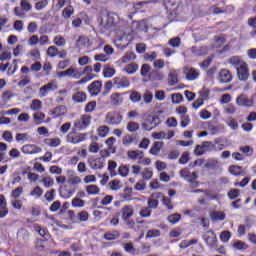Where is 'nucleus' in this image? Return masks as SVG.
<instances>
[{"label": "nucleus", "instance_id": "35", "mask_svg": "<svg viewBox=\"0 0 256 256\" xmlns=\"http://www.w3.org/2000/svg\"><path fill=\"white\" fill-rule=\"evenodd\" d=\"M161 147H163V142H154L150 149L151 155H159L161 153Z\"/></svg>", "mask_w": 256, "mask_h": 256}, {"label": "nucleus", "instance_id": "43", "mask_svg": "<svg viewBox=\"0 0 256 256\" xmlns=\"http://www.w3.org/2000/svg\"><path fill=\"white\" fill-rule=\"evenodd\" d=\"M65 113V106L60 105L56 106L51 112L50 115H55V117H60V115H63Z\"/></svg>", "mask_w": 256, "mask_h": 256}, {"label": "nucleus", "instance_id": "39", "mask_svg": "<svg viewBox=\"0 0 256 256\" xmlns=\"http://www.w3.org/2000/svg\"><path fill=\"white\" fill-rule=\"evenodd\" d=\"M73 13H75V9H73V6L69 5L62 11V17H64V19H70Z\"/></svg>", "mask_w": 256, "mask_h": 256}, {"label": "nucleus", "instance_id": "50", "mask_svg": "<svg viewBox=\"0 0 256 256\" xmlns=\"http://www.w3.org/2000/svg\"><path fill=\"white\" fill-rule=\"evenodd\" d=\"M249 27H252L253 31L250 32L251 37H256V17L248 19Z\"/></svg>", "mask_w": 256, "mask_h": 256}, {"label": "nucleus", "instance_id": "30", "mask_svg": "<svg viewBox=\"0 0 256 256\" xmlns=\"http://www.w3.org/2000/svg\"><path fill=\"white\" fill-rule=\"evenodd\" d=\"M119 237H121V234L117 230H114L113 232H106L104 234V239L106 241H115V239H119Z\"/></svg>", "mask_w": 256, "mask_h": 256}, {"label": "nucleus", "instance_id": "13", "mask_svg": "<svg viewBox=\"0 0 256 256\" xmlns=\"http://www.w3.org/2000/svg\"><path fill=\"white\" fill-rule=\"evenodd\" d=\"M237 70V76L240 81H247L249 79V66L246 64L240 66Z\"/></svg>", "mask_w": 256, "mask_h": 256}, {"label": "nucleus", "instance_id": "20", "mask_svg": "<svg viewBox=\"0 0 256 256\" xmlns=\"http://www.w3.org/2000/svg\"><path fill=\"white\" fill-rule=\"evenodd\" d=\"M57 84L50 82L39 89L40 97H47L48 91H56Z\"/></svg>", "mask_w": 256, "mask_h": 256}, {"label": "nucleus", "instance_id": "31", "mask_svg": "<svg viewBox=\"0 0 256 256\" xmlns=\"http://www.w3.org/2000/svg\"><path fill=\"white\" fill-rule=\"evenodd\" d=\"M178 5H179V0H164V7L166 9H169L170 11L177 9Z\"/></svg>", "mask_w": 256, "mask_h": 256}, {"label": "nucleus", "instance_id": "58", "mask_svg": "<svg viewBox=\"0 0 256 256\" xmlns=\"http://www.w3.org/2000/svg\"><path fill=\"white\" fill-rule=\"evenodd\" d=\"M118 173L121 175V177H127V175H129V166L121 165L118 169Z\"/></svg>", "mask_w": 256, "mask_h": 256}, {"label": "nucleus", "instance_id": "2", "mask_svg": "<svg viewBox=\"0 0 256 256\" xmlns=\"http://www.w3.org/2000/svg\"><path fill=\"white\" fill-rule=\"evenodd\" d=\"M117 18L116 14H108L103 15L98 18V25L101 30L103 29H109V27H113V25H117Z\"/></svg>", "mask_w": 256, "mask_h": 256}, {"label": "nucleus", "instance_id": "61", "mask_svg": "<svg viewBox=\"0 0 256 256\" xmlns=\"http://www.w3.org/2000/svg\"><path fill=\"white\" fill-rule=\"evenodd\" d=\"M115 75V69L111 67H105L103 70V76L106 78L113 77Z\"/></svg>", "mask_w": 256, "mask_h": 256}, {"label": "nucleus", "instance_id": "7", "mask_svg": "<svg viewBox=\"0 0 256 256\" xmlns=\"http://www.w3.org/2000/svg\"><path fill=\"white\" fill-rule=\"evenodd\" d=\"M105 121L108 125H121L123 115L119 112H108Z\"/></svg>", "mask_w": 256, "mask_h": 256}, {"label": "nucleus", "instance_id": "8", "mask_svg": "<svg viewBox=\"0 0 256 256\" xmlns=\"http://www.w3.org/2000/svg\"><path fill=\"white\" fill-rule=\"evenodd\" d=\"M76 188L71 185H62L59 188V195L62 199H71L75 195Z\"/></svg>", "mask_w": 256, "mask_h": 256}, {"label": "nucleus", "instance_id": "52", "mask_svg": "<svg viewBox=\"0 0 256 256\" xmlns=\"http://www.w3.org/2000/svg\"><path fill=\"white\" fill-rule=\"evenodd\" d=\"M201 145L205 153H207V151H213V149H215V144L210 141H204Z\"/></svg>", "mask_w": 256, "mask_h": 256}, {"label": "nucleus", "instance_id": "26", "mask_svg": "<svg viewBox=\"0 0 256 256\" xmlns=\"http://www.w3.org/2000/svg\"><path fill=\"white\" fill-rule=\"evenodd\" d=\"M208 51L209 50H208L207 46L192 47V53L194 55H196L197 57H201L202 55H207Z\"/></svg>", "mask_w": 256, "mask_h": 256}, {"label": "nucleus", "instance_id": "25", "mask_svg": "<svg viewBox=\"0 0 256 256\" xmlns=\"http://www.w3.org/2000/svg\"><path fill=\"white\" fill-rule=\"evenodd\" d=\"M178 83H179V76L177 74V71L175 70L170 71V73L168 74V85H170V87H173Z\"/></svg>", "mask_w": 256, "mask_h": 256}, {"label": "nucleus", "instance_id": "46", "mask_svg": "<svg viewBox=\"0 0 256 256\" xmlns=\"http://www.w3.org/2000/svg\"><path fill=\"white\" fill-rule=\"evenodd\" d=\"M129 99H130V101H132V103H139V101H141V99H142L141 93L134 90L131 92Z\"/></svg>", "mask_w": 256, "mask_h": 256}, {"label": "nucleus", "instance_id": "55", "mask_svg": "<svg viewBox=\"0 0 256 256\" xmlns=\"http://www.w3.org/2000/svg\"><path fill=\"white\" fill-rule=\"evenodd\" d=\"M46 141H47V145H49L50 147H59V145H61L60 138H49Z\"/></svg>", "mask_w": 256, "mask_h": 256}, {"label": "nucleus", "instance_id": "28", "mask_svg": "<svg viewBox=\"0 0 256 256\" xmlns=\"http://www.w3.org/2000/svg\"><path fill=\"white\" fill-rule=\"evenodd\" d=\"M165 75H163L162 72L157 71V70H152L149 73V79L150 81H162L164 79Z\"/></svg>", "mask_w": 256, "mask_h": 256}, {"label": "nucleus", "instance_id": "12", "mask_svg": "<svg viewBox=\"0 0 256 256\" xmlns=\"http://www.w3.org/2000/svg\"><path fill=\"white\" fill-rule=\"evenodd\" d=\"M101 87H103L101 81L95 80L88 86V91L92 97H97L101 93Z\"/></svg>", "mask_w": 256, "mask_h": 256}, {"label": "nucleus", "instance_id": "15", "mask_svg": "<svg viewBox=\"0 0 256 256\" xmlns=\"http://www.w3.org/2000/svg\"><path fill=\"white\" fill-rule=\"evenodd\" d=\"M183 73L188 81H195L199 77V72L193 67H184Z\"/></svg>", "mask_w": 256, "mask_h": 256}, {"label": "nucleus", "instance_id": "40", "mask_svg": "<svg viewBox=\"0 0 256 256\" xmlns=\"http://www.w3.org/2000/svg\"><path fill=\"white\" fill-rule=\"evenodd\" d=\"M112 105H121L123 103V98H121V94L119 93H113L110 96Z\"/></svg>", "mask_w": 256, "mask_h": 256}, {"label": "nucleus", "instance_id": "16", "mask_svg": "<svg viewBox=\"0 0 256 256\" xmlns=\"http://www.w3.org/2000/svg\"><path fill=\"white\" fill-rule=\"evenodd\" d=\"M218 80L220 83H231V81H233V76L229 70L222 69L219 73Z\"/></svg>", "mask_w": 256, "mask_h": 256}, {"label": "nucleus", "instance_id": "42", "mask_svg": "<svg viewBox=\"0 0 256 256\" xmlns=\"http://www.w3.org/2000/svg\"><path fill=\"white\" fill-rule=\"evenodd\" d=\"M31 197H36V199H40V197H43V190L41 186H36L33 188V190L30 192Z\"/></svg>", "mask_w": 256, "mask_h": 256}, {"label": "nucleus", "instance_id": "41", "mask_svg": "<svg viewBox=\"0 0 256 256\" xmlns=\"http://www.w3.org/2000/svg\"><path fill=\"white\" fill-rule=\"evenodd\" d=\"M139 123L134 122V121H130L128 122L126 129L130 132V133H135L137 131H139Z\"/></svg>", "mask_w": 256, "mask_h": 256}, {"label": "nucleus", "instance_id": "60", "mask_svg": "<svg viewBox=\"0 0 256 256\" xmlns=\"http://www.w3.org/2000/svg\"><path fill=\"white\" fill-rule=\"evenodd\" d=\"M168 45H170V47H180L181 46V38L180 37L171 38L168 41Z\"/></svg>", "mask_w": 256, "mask_h": 256}, {"label": "nucleus", "instance_id": "11", "mask_svg": "<svg viewBox=\"0 0 256 256\" xmlns=\"http://www.w3.org/2000/svg\"><path fill=\"white\" fill-rule=\"evenodd\" d=\"M113 85L116 89H125L131 85V82L127 77H115L113 79Z\"/></svg>", "mask_w": 256, "mask_h": 256}, {"label": "nucleus", "instance_id": "22", "mask_svg": "<svg viewBox=\"0 0 256 256\" xmlns=\"http://www.w3.org/2000/svg\"><path fill=\"white\" fill-rule=\"evenodd\" d=\"M72 101H74V103H85V101H87V93L77 91L72 95Z\"/></svg>", "mask_w": 256, "mask_h": 256}, {"label": "nucleus", "instance_id": "51", "mask_svg": "<svg viewBox=\"0 0 256 256\" xmlns=\"http://www.w3.org/2000/svg\"><path fill=\"white\" fill-rule=\"evenodd\" d=\"M153 237H161V231L157 229H150L146 234V239H152Z\"/></svg>", "mask_w": 256, "mask_h": 256}, {"label": "nucleus", "instance_id": "53", "mask_svg": "<svg viewBox=\"0 0 256 256\" xmlns=\"http://www.w3.org/2000/svg\"><path fill=\"white\" fill-rule=\"evenodd\" d=\"M55 193H57V191L55 189H51L45 193L44 197H45L46 201H48V203H51V201H54Z\"/></svg>", "mask_w": 256, "mask_h": 256}, {"label": "nucleus", "instance_id": "6", "mask_svg": "<svg viewBox=\"0 0 256 256\" xmlns=\"http://www.w3.org/2000/svg\"><path fill=\"white\" fill-rule=\"evenodd\" d=\"M180 177L185 179V181H188L192 187H198L199 185V182L195 181L198 177L197 172H191L189 171V168H183L180 170Z\"/></svg>", "mask_w": 256, "mask_h": 256}, {"label": "nucleus", "instance_id": "9", "mask_svg": "<svg viewBox=\"0 0 256 256\" xmlns=\"http://www.w3.org/2000/svg\"><path fill=\"white\" fill-rule=\"evenodd\" d=\"M91 125V116L90 115H82L79 120L74 123L75 129L78 131H83L87 129Z\"/></svg>", "mask_w": 256, "mask_h": 256}, {"label": "nucleus", "instance_id": "29", "mask_svg": "<svg viewBox=\"0 0 256 256\" xmlns=\"http://www.w3.org/2000/svg\"><path fill=\"white\" fill-rule=\"evenodd\" d=\"M68 71H69V77H72V79H79L83 75V71L80 70L79 68L70 67L68 68Z\"/></svg>", "mask_w": 256, "mask_h": 256}, {"label": "nucleus", "instance_id": "17", "mask_svg": "<svg viewBox=\"0 0 256 256\" xmlns=\"http://www.w3.org/2000/svg\"><path fill=\"white\" fill-rule=\"evenodd\" d=\"M237 105L240 107H253V100L247 98L245 94H242L236 99Z\"/></svg>", "mask_w": 256, "mask_h": 256}, {"label": "nucleus", "instance_id": "48", "mask_svg": "<svg viewBox=\"0 0 256 256\" xmlns=\"http://www.w3.org/2000/svg\"><path fill=\"white\" fill-rule=\"evenodd\" d=\"M136 55L134 52L128 51L123 57H122V63H129V61H133L136 59Z\"/></svg>", "mask_w": 256, "mask_h": 256}, {"label": "nucleus", "instance_id": "14", "mask_svg": "<svg viewBox=\"0 0 256 256\" xmlns=\"http://www.w3.org/2000/svg\"><path fill=\"white\" fill-rule=\"evenodd\" d=\"M41 147L35 144H26L22 147V153L26 155H35L36 153H41Z\"/></svg>", "mask_w": 256, "mask_h": 256}, {"label": "nucleus", "instance_id": "38", "mask_svg": "<svg viewBox=\"0 0 256 256\" xmlns=\"http://www.w3.org/2000/svg\"><path fill=\"white\" fill-rule=\"evenodd\" d=\"M41 183H43L46 189H49V187H53V185H55V180L51 176H45L42 178Z\"/></svg>", "mask_w": 256, "mask_h": 256}, {"label": "nucleus", "instance_id": "32", "mask_svg": "<svg viewBox=\"0 0 256 256\" xmlns=\"http://www.w3.org/2000/svg\"><path fill=\"white\" fill-rule=\"evenodd\" d=\"M124 251L130 253V255H139V250L135 249L131 242L124 244Z\"/></svg>", "mask_w": 256, "mask_h": 256}, {"label": "nucleus", "instance_id": "10", "mask_svg": "<svg viewBox=\"0 0 256 256\" xmlns=\"http://www.w3.org/2000/svg\"><path fill=\"white\" fill-rule=\"evenodd\" d=\"M163 197V193L161 192H154L151 196L147 199V205L150 209H157L159 207V199Z\"/></svg>", "mask_w": 256, "mask_h": 256}, {"label": "nucleus", "instance_id": "47", "mask_svg": "<svg viewBox=\"0 0 256 256\" xmlns=\"http://www.w3.org/2000/svg\"><path fill=\"white\" fill-rule=\"evenodd\" d=\"M214 221H225V212L215 211L211 215Z\"/></svg>", "mask_w": 256, "mask_h": 256}, {"label": "nucleus", "instance_id": "37", "mask_svg": "<svg viewBox=\"0 0 256 256\" xmlns=\"http://www.w3.org/2000/svg\"><path fill=\"white\" fill-rule=\"evenodd\" d=\"M232 246L234 249H238V251H245L246 249H249V245L241 240L235 241Z\"/></svg>", "mask_w": 256, "mask_h": 256}, {"label": "nucleus", "instance_id": "27", "mask_svg": "<svg viewBox=\"0 0 256 256\" xmlns=\"http://www.w3.org/2000/svg\"><path fill=\"white\" fill-rule=\"evenodd\" d=\"M229 173L231 175H234L235 177H238V175H245V171H243V167L237 166V165H232L229 167Z\"/></svg>", "mask_w": 256, "mask_h": 256}, {"label": "nucleus", "instance_id": "4", "mask_svg": "<svg viewBox=\"0 0 256 256\" xmlns=\"http://www.w3.org/2000/svg\"><path fill=\"white\" fill-rule=\"evenodd\" d=\"M86 139L87 133H78L75 130H72L66 136L67 143H72V145H78V143H83V141H86Z\"/></svg>", "mask_w": 256, "mask_h": 256}, {"label": "nucleus", "instance_id": "24", "mask_svg": "<svg viewBox=\"0 0 256 256\" xmlns=\"http://www.w3.org/2000/svg\"><path fill=\"white\" fill-rule=\"evenodd\" d=\"M128 159L132 161H137V159H143L145 157L143 151L141 150H130L127 152Z\"/></svg>", "mask_w": 256, "mask_h": 256}, {"label": "nucleus", "instance_id": "44", "mask_svg": "<svg viewBox=\"0 0 256 256\" xmlns=\"http://www.w3.org/2000/svg\"><path fill=\"white\" fill-rule=\"evenodd\" d=\"M219 165V161L215 158H209L206 161L205 167L206 169H215Z\"/></svg>", "mask_w": 256, "mask_h": 256}, {"label": "nucleus", "instance_id": "33", "mask_svg": "<svg viewBox=\"0 0 256 256\" xmlns=\"http://www.w3.org/2000/svg\"><path fill=\"white\" fill-rule=\"evenodd\" d=\"M139 69V65L136 63H131L126 65V67L124 68V71H126V73H128V75H133V73H137Z\"/></svg>", "mask_w": 256, "mask_h": 256}, {"label": "nucleus", "instance_id": "63", "mask_svg": "<svg viewBox=\"0 0 256 256\" xmlns=\"http://www.w3.org/2000/svg\"><path fill=\"white\" fill-rule=\"evenodd\" d=\"M98 135L100 137H107V135H109V127L108 126H100L98 128Z\"/></svg>", "mask_w": 256, "mask_h": 256}, {"label": "nucleus", "instance_id": "49", "mask_svg": "<svg viewBox=\"0 0 256 256\" xmlns=\"http://www.w3.org/2000/svg\"><path fill=\"white\" fill-rule=\"evenodd\" d=\"M41 107H43V102H41L39 99H34L30 105V109L32 111H39Z\"/></svg>", "mask_w": 256, "mask_h": 256}, {"label": "nucleus", "instance_id": "36", "mask_svg": "<svg viewBox=\"0 0 256 256\" xmlns=\"http://www.w3.org/2000/svg\"><path fill=\"white\" fill-rule=\"evenodd\" d=\"M115 169H117V162H115L113 160H109L108 161V171H109L111 177H116L117 171H115Z\"/></svg>", "mask_w": 256, "mask_h": 256}, {"label": "nucleus", "instance_id": "18", "mask_svg": "<svg viewBox=\"0 0 256 256\" xmlns=\"http://www.w3.org/2000/svg\"><path fill=\"white\" fill-rule=\"evenodd\" d=\"M17 239L21 245H25L29 241V231L25 228H20L17 232Z\"/></svg>", "mask_w": 256, "mask_h": 256}, {"label": "nucleus", "instance_id": "34", "mask_svg": "<svg viewBox=\"0 0 256 256\" xmlns=\"http://www.w3.org/2000/svg\"><path fill=\"white\" fill-rule=\"evenodd\" d=\"M101 189L97 187L95 184H91L86 186V193L89 195H99Z\"/></svg>", "mask_w": 256, "mask_h": 256}, {"label": "nucleus", "instance_id": "64", "mask_svg": "<svg viewBox=\"0 0 256 256\" xmlns=\"http://www.w3.org/2000/svg\"><path fill=\"white\" fill-rule=\"evenodd\" d=\"M72 207H85V201L76 197L72 199Z\"/></svg>", "mask_w": 256, "mask_h": 256}, {"label": "nucleus", "instance_id": "3", "mask_svg": "<svg viewBox=\"0 0 256 256\" xmlns=\"http://www.w3.org/2000/svg\"><path fill=\"white\" fill-rule=\"evenodd\" d=\"M32 9L33 6L31 5V3H29V1L21 0L20 7L17 6L14 8V14L16 15V17H19L20 19H25V17H27V14L25 13H29V11H31Z\"/></svg>", "mask_w": 256, "mask_h": 256}, {"label": "nucleus", "instance_id": "19", "mask_svg": "<svg viewBox=\"0 0 256 256\" xmlns=\"http://www.w3.org/2000/svg\"><path fill=\"white\" fill-rule=\"evenodd\" d=\"M88 163L91 167V169H103L105 167V159L103 158H96V159H89Z\"/></svg>", "mask_w": 256, "mask_h": 256}, {"label": "nucleus", "instance_id": "21", "mask_svg": "<svg viewBox=\"0 0 256 256\" xmlns=\"http://www.w3.org/2000/svg\"><path fill=\"white\" fill-rule=\"evenodd\" d=\"M228 63L230 65H233L235 69H239L240 67H243V65L246 64V62L241 58L240 56H232L228 59Z\"/></svg>", "mask_w": 256, "mask_h": 256}, {"label": "nucleus", "instance_id": "1", "mask_svg": "<svg viewBox=\"0 0 256 256\" xmlns=\"http://www.w3.org/2000/svg\"><path fill=\"white\" fill-rule=\"evenodd\" d=\"M122 220L129 227L133 229L135 227V220L131 219L135 215V210L131 205H125L121 208Z\"/></svg>", "mask_w": 256, "mask_h": 256}, {"label": "nucleus", "instance_id": "62", "mask_svg": "<svg viewBox=\"0 0 256 256\" xmlns=\"http://www.w3.org/2000/svg\"><path fill=\"white\" fill-rule=\"evenodd\" d=\"M67 183H69V185H79V183H81V177L79 176H70L67 180Z\"/></svg>", "mask_w": 256, "mask_h": 256}, {"label": "nucleus", "instance_id": "57", "mask_svg": "<svg viewBox=\"0 0 256 256\" xmlns=\"http://www.w3.org/2000/svg\"><path fill=\"white\" fill-rule=\"evenodd\" d=\"M229 239H231V232L222 231L220 234V240L222 241V243H229Z\"/></svg>", "mask_w": 256, "mask_h": 256}, {"label": "nucleus", "instance_id": "59", "mask_svg": "<svg viewBox=\"0 0 256 256\" xmlns=\"http://www.w3.org/2000/svg\"><path fill=\"white\" fill-rule=\"evenodd\" d=\"M77 217L81 222L89 221V212L82 210L77 214Z\"/></svg>", "mask_w": 256, "mask_h": 256}, {"label": "nucleus", "instance_id": "56", "mask_svg": "<svg viewBox=\"0 0 256 256\" xmlns=\"http://www.w3.org/2000/svg\"><path fill=\"white\" fill-rule=\"evenodd\" d=\"M168 221L169 223H171L172 225H175V223H179V221H181V214H172L170 216H168Z\"/></svg>", "mask_w": 256, "mask_h": 256}, {"label": "nucleus", "instance_id": "5", "mask_svg": "<svg viewBox=\"0 0 256 256\" xmlns=\"http://www.w3.org/2000/svg\"><path fill=\"white\" fill-rule=\"evenodd\" d=\"M202 239L210 249H217L219 240H217V234H215L213 230H209L204 233Z\"/></svg>", "mask_w": 256, "mask_h": 256}, {"label": "nucleus", "instance_id": "23", "mask_svg": "<svg viewBox=\"0 0 256 256\" xmlns=\"http://www.w3.org/2000/svg\"><path fill=\"white\" fill-rule=\"evenodd\" d=\"M34 231H36V233H39V236L43 237L44 241H49V237H51V235L49 234V231H47V229L41 228V225L39 224H35Z\"/></svg>", "mask_w": 256, "mask_h": 256}, {"label": "nucleus", "instance_id": "54", "mask_svg": "<svg viewBox=\"0 0 256 256\" xmlns=\"http://www.w3.org/2000/svg\"><path fill=\"white\" fill-rule=\"evenodd\" d=\"M180 119H181L180 125L182 128L187 127V125H189V123H191V118L187 114L181 115Z\"/></svg>", "mask_w": 256, "mask_h": 256}, {"label": "nucleus", "instance_id": "45", "mask_svg": "<svg viewBox=\"0 0 256 256\" xmlns=\"http://www.w3.org/2000/svg\"><path fill=\"white\" fill-rule=\"evenodd\" d=\"M151 208L149 206H143L139 212L140 217L149 218L151 217Z\"/></svg>", "mask_w": 256, "mask_h": 256}]
</instances>
